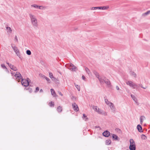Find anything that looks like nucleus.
<instances>
[{
	"instance_id": "nucleus-1",
	"label": "nucleus",
	"mask_w": 150,
	"mask_h": 150,
	"mask_svg": "<svg viewBox=\"0 0 150 150\" xmlns=\"http://www.w3.org/2000/svg\"><path fill=\"white\" fill-rule=\"evenodd\" d=\"M29 16L33 26L35 28H38V24L36 16L31 13L29 14Z\"/></svg>"
},
{
	"instance_id": "nucleus-2",
	"label": "nucleus",
	"mask_w": 150,
	"mask_h": 150,
	"mask_svg": "<svg viewBox=\"0 0 150 150\" xmlns=\"http://www.w3.org/2000/svg\"><path fill=\"white\" fill-rule=\"evenodd\" d=\"M129 141L130 144L129 149L130 150H135L136 148L135 142L132 139H130Z\"/></svg>"
},
{
	"instance_id": "nucleus-3",
	"label": "nucleus",
	"mask_w": 150,
	"mask_h": 150,
	"mask_svg": "<svg viewBox=\"0 0 150 150\" xmlns=\"http://www.w3.org/2000/svg\"><path fill=\"white\" fill-rule=\"evenodd\" d=\"M21 83L23 86H27L29 84V81L30 80V79L28 78H27V79H23L22 78Z\"/></svg>"
},
{
	"instance_id": "nucleus-4",
	"label": "nucleus",
	"mask_w": 150,
	"mask_h": 150,
	"mask_svg": "<svg viewBox=\"0 0 150 150\" xmlns=\"http://www.w3.org/2000/svg\"><path fill=\"white\" fill-rule=\"evenodd\" d=\"M11 74L12 76L14 75V76L16 79L19 80L22 78L21 75L19 72H17L15 74L14 72H12Z\"/></svg>"
},
{
	"instance_id": "nucleus-5",
	"label": "nucleus",
	"mask_w": 150,
	"mask_h": 150,
	"mask_svg": "<svg viewBox=\"0 0 150 150\" xmlns=\"http://www.w3.org/2000/svg\"><path fill=\"white\" fill-rule=\"evenodd\" d=\"M67 67L69 69L72 71H75L77 69L76 66L72 64L68 65Z\"/></svg>"
},
{
	"instance_id": "nucleus-6",
	"label": "nucleus",
	"mask_w": 150,
	"mask_h": 150,
	"mask_svg": "<svg viewBox=\"0 0 150 150\" xmlns=\"http://www.w3.org/2000/svg\"><path fill=\"white\" fill-rule=\"evenodd\" d=\"M127 85H129L130 87L134 89L135 87L137 86V85L134 83H133L132 81H129L126 83Z\"/></svg>"
},
{
	"instance_id": "nucleus-7",
	"label": "nucleus",
	"mask_w": 150,
	"mask_h": 150,
	"mask_svg": "<svg viewBox=\"0 0 150 150\" xmlns=\"http://www.w3.org/2000/svg\"><path fill=\"white\" fill-rule=\"evenodd\" d=\"M11 47L13 49L14 51L16 52V54L18 56H19V52L17 48V47L16 46H13L12 44H11Z\"/></svg>"
},
{
	"instance_id": "nucleus-8",
	"label": "nucleus",
	"mask_w": 150,
	"mask_h": 150,
	"mask_svg": "<svg viewBox=\"0 0 150 150\" xmlns=\"http://www.w3.org/2000/svg\"><path fill=\"white\" fill-rule=\"evenodd\" d=\"M72 107L74 110L76 111H78L79 110V108L77 105L75 103H74L72 104Z\"/></svg>"
},
{
	"instance_id": "nucleus-9",
	"label": "nucleus",
	"mask_w": 150,
	"mask_h": 150,
	"mask_svg": "<svg viewBox=\"0 0 150 150\" xmlns=\"http://www.w3.org/2000/svg\"><path fill=\"white\" fill-rule=\"evenodd\" d=\"M103 135L104 137H107L110 135V133L108 131L106 130L103 133Z\"/></svg>"
},
{
	"instance_id": "nucleus-10",
	"label": "nucleus",
	"mask_w": 150,
	"mask_h": 150,
	"mask_svg": "<svg viewBox=\"0 0 150 150\" xmlns=\"http://www.w3.org/2000/svg\"><path fill=\"white\" fill-rule=\"evenodd\" d=\"M109 106H110V109L113 111H115V108L113 103H111L109 105Z\"/></svg>"
},
{
	"instance_id": "nucleus-11",
	"label": "nucleus",
	"mask_w": 150,
	"mask_h": 150,
	"mask_svg": "<svg viewBox=\"0 0 150 150\" xmlns=\"http://www.w3.org/2000/svg\"><path fill=\"white\" fill-rule=\"evenodd\" d=\"M104 82L108 86H111L110 82L109 80L108 79H105Z\"/></svg>"
},
{
	"instance_id": "nucleus-12",
	"label": "nucleus",
	"mask_w": 150,
	"mask_h": 150,
	"mask_svg": "<svg viewBox=\"0 0 150 150\" xmlns=\"http://www.w3.org/2000/svg\"><path fill=\"white\" fill-rule=\"evenodd\" d=\"M137 129L139 132H143L142 127L140 125H137Z\"/></svg>"
},
{
	"instance_id": "nucleus-13",
	"label": "nucleus",
	"mask_w": 150,
	"mask_h": 150,
	"mask_svg": "<svg viewBox=\"0 0 150 150\" xmlns=\"http://www.w3.org/2000/svg\"><path fill=\"white\" fill-rule=\"evenodd\" d=\"M131 96L132 98L133 99V100L135 102V103L137 104V105H138L139 104V103L137 102V99L136 98L135 96L132 94H131Z\"/></svg>"
},
{
	"instance_id": "nucleus-14",
	"label": "nucleus",
	"mask_w": 150,
	"mask_h": 150,
	"mask_svg": "<svg viewBox=\"0 0 150 150\" xmlns=\"http://www.w3.org/2000/svg\"><path fill=\"white\" fill-rule=\"evenodd\" d=\"M10 67L11 69L14 71H16L17 70V68L12 64L10 65Z\"/></svg>"
},
{
	"instance_id": "nucleus-15",
	"label": "nucleus",
	"mask_w": 150,
	"mask_h": 150,
	"mask_svg": "<svg viewBox=\"0 0 150 150\" xmlns=\"http://www.w3.org/2000/svg\"><path fill=\"white\" fill-rule=\"evenodd\" d=\"M140 123L142 124L143 121L145 119V117L144 116H142L140 117Z\"/></svg>"
},
{
	"instance_id": "nucleus-16",
	"label": "nucleus",
	"mask_w": 150,
	"mask_h": 150,
	"mask_svg": "<svg viewBox=\"0 0 150 150\" xmlns=\"http://www.w3.org/2000/svg\"><path fill=\"white\" fill-rule=\"evenodd\" d=\"M50 91L52 95H53L54 97H56V94L54 90L52 88L50 89Z\"/></svg>"
},
{
	"instance_id": "nucleus-17",
	"label": "nucleus",
	"mask_w": 150,
	"mask_h": 150,
	"mask_svg": "<svg viewBox=\"0 0 150 150\" xmlns=\"http://www.w3.org/2000/svg\"><path fill=\"white\" fill-rule=\"evenodd\" d=\"M105 79H106L105 78H104V79L102 78L101 77L99 78L98 79L100 81V82L101 83H103L104 82V81L105 80Z\"/></svg>"
},
{
	"instance_id": "nucleus-18",
	"label": "nucleus",
	"mask_w": 150,
	"mask_h": 150,
	"mask_svg": "<svg viewBox=\"0 0 150 150\" xmlns=\"http://www.w3.org/2000/svg\"><path fill=\"white\" fill-rule=\"evenodd\" d=\"M111 134L112 135V138L114 139L115 140H117L118 137L117 135L115 134Z\"/></svg>"
},
{
	"instance_id": "nucleus-19",
	"label": "nucleus",
	"mask_w": 150,
	"mask_h": 150,
	"mask_svg": "<svg viewBox=\"0 0 150 150\" xmlns=\"http://www.w3.org/2000/svg\"><path fill=\"white\" fill-rule=\"evenodd\" d=\"M83 119L85 120V121H87L88 120V118L87 116L84 114H83V117H82Z\"/></svg>"
},
{
	"instance_id": "nucleus-20",
	"label": "nucleus",
	"mask_w": 150,
	"mask_h": 150,
	"mask_svg": "<svg viewBox=\"0 0 150 150\" xmlns=\"http://www.w3.org/2000/svg\"><path fill=\"white\" fill-rule=\"evenodd\" d=\"M93 73L98 78V79L100 77L99 74L96 71H94Z\"/></svg>"
},
{
	"instance_id": "nucleus-21",
	"label": "nucleus",
	"mask_w": 150,
	"mask_h": 150,
	"mask_svg": "<svg viewBox=\"0 0 150 150\" xmlns=\"http://www.w3.org/2000/svg\"><path fill=\"white\" fill-rule=\"evenodd\" d=\"M57 111L59 112H61L62 111V108L60 106H59L58 107L57 109Z\"/></svg>"
},
{
	"instance_id": "nucleus-22",
	"label": "nucleus",
	"mask_w": 150,
	"mask_h": 150,
	"mask_svg": "<svg viewBox=\"0 0 150 150\" xmlns=\"http://www.w3.org/2000/svg\"><path fill=\"white\" fill-rule=\"evenodd\" d=\"M47 8V7L45 6H40L39 9L42 10H45Z\"/></svg>"
},
{
	"instance_id": "nucleus-23",
	"label": "nucleus",
	"mask_w": 150,
	"mask_h": 150,
	"mask_svg": "<svg viewBox=\"0 0 150 150\" xmlns=\"http://www.w3.org/2000/svg\"><path fill=\"white\" fill-rule=\"evenodd\" d=\"M85 71H86V73H87V74L89 75L91 74V73L90 72V70H89V69L88 68L86 67L85 68Z\"/></svg>"
},
{
	"instance_id": "nucleus-24",
	"label": "nucleus",
	"mask_w": 150,
	"mask_h": 150,
	"mask_svg": "<svg viewBox=\"0 0 150 150\" xmlns=\"http://www.w3.org/2000/svg\"><path fill=\"white\" fill-rule=\"evenodd\" d=\"M6 30H7V32L11 33L12 32V30L10 27H6Z\"/></svg>"
},
{
	"instance_id": "nucleus-25",
	"label": "nucleus",
	"mask_w": 150,
	"mask_h": 150,
	"mask_svg": "<svg viewBox=\"0 0 150 150\" xmlns=\"http://www.w3.org/2000/svg\"><path fill=\"white\" fill-rule=\"evenodd\" d=\"M111 141L110 139H108L106 141L105 143L106 145H109L111 144Z\"/></svg>"
},
{
	"instance_id": "nucleus-26",
	"label": "nucleus",
	"mask_w": 150,
	"mask_h": 150,
	"mask_svg": "<svg viewBox=\"0 0 150 150\" xmlns=\"http://www.w3.org/2000/svg\"><path fill=\"white\" fill-rule=\"evenodd\" d=\"M31 6V7H34L35 8L38 9H39V7H40L39 6L35 4L32 5Z\"/></svg>"
},
{
	"instance_id": "nucleus-27",
	"label": "nucleus",
	"mask_w": 150,
	"mask_h": 150,
	"mask_svg": "<svg viewBox=\"0 0 150 150\" xmlns=\"http://www.w3.org/2000/svg\"><path fill=\"white\" fill-rule=\"evenodd\" d=\"M130 74L134 77H136V74L134 71H131L130 72Z\"/></svg>"
},
{
	"instance_id": "nucleus-28",
	"label": "nucleus",
	"mask_w": 150,
	"mask_h": 150,
	"mask_svg": "<svg viewBox=\"0 0 150 150\" xmlns=\"http://www.w3.org/2000/svg\"><path fill=\"white\" fill-rule=\"evenodd\" d=\"M105 101L106 104L108 105L110 104V103H111V102H109L108 101V100L107 99H105Z\"/></svg>"
},
{
	"instance_id": "nucleus-29",
	"label": "nucleus",
	"mask_w": 150,
	"mask_h": 150,
	"mask_svg": "<svg viewBox=\"0 0 150 150\" xmlns=\"http://www.w3.org/2000/svg\"><path fill=\"white\" fill-rule=\"evenodd\" d=\"M49 76L50 77V78H51V79H52L53 78L54 79V78L53 76L52 73L51 72H49Z\"/></svg>"
},
{
	"instance_id": "nucleus-30",
	"label": "nucleus",
	"mask_w": 150,
	"mask_h": 150,
	"mask_svg": "<svg viewBox=\"0 0 150 150\" xmlns=\"http://www.w3.org/2000/svg\"><path fill=\"white\" fill-rule=\"evenodd\" d=\"M74 84H75V87L77 88V89H78V91H80V86H79V85H78L75 84V83H74Z\"/></svg>"
},
{
	"instance_id": "nucleus-31",
	"label": "nucleus",
	"mask_w": 150,
	"mask_h": 150,
	"mask_svg": "<svg viewBox=\"0 0 150 150\" xmlns=\"http://www.w3.org/2000/svg\"><path fill=\"white\" fill-rule=\"evenodd\" d=\"M141 138L142 139L144 140H145L147 139L145 135L143 134L142 135Z\"/></svg>"
},
{
	"instance_id": "nucleus-32",
	"label": "nucleus",
	"mask_w": 150,
	"mask_h": 150,
	"mask_svg": "<svg viewBox=\"0 0 150 150\" xmlns=\"http://www.w3.org/2000/svg\"><path fill=\"white\" fill-rule=\"evenodd\" d=\"M109 6H104L103 7H102V10H106L108 9L109 8Z\"/></svg>"
},
{
	"instance_id": "nucleus-33",
	"label": "nucleus",
	"mask_w": 150,
	"mask_h": 150,
	"mask_svg": "<svg viewBox=\"0 0 150 150\" xmlns=\"http://www.w3.org/2000/svg\"><path fill=\"white\" fill-rule=\"evenodd\" d=\"M150 13V10L147 11L145 13L143 14V15L145 16L148 15V14Z\"/></svg>"
},
{
	"instance_id": "nucleus-34",
	"label": "nucleus",
	"mask_w": 150,
	"mask_h": 150,
	"mask_svg": "<svg viewBox=\"0 0 150 150\" xmlns=\"http://www.w3.org/2000/svg\"><path fill=\"white\" fill-rule=\"evenodd\" d=\"M99 109V108H98L96 106H94L93 107V109L94 110L96 111L97 112L98 110Z\"/></svg>"
},
{
	"instance_id": "nucleus-35",
	"label": "nucleus",
	"mask_w": 150,
	"mask_h": 150,
	"mask_svg": "<svg viewBox=\"0 0 150 150\" xmlns=\"http://www.w3.org/2000/svg\"><path fill=\"white\" fill-rule=\"evenodd\" d=\"M101 114H102L105 116H107V113L106 112H105L103 110L102 112L101 113Z\"/></svg>"
},
{
	"instance_id": "nucleus-36",
	"label": "nucleus",
	"mask_w": 150,
	"mask_h": 150,
	"mask_svg": "<svg viewBox=\"0 0 150 150\" xmlns=\"http://www.w3.org/2000/svg\"><path fill=\"white\" fill-rule=\"evenodd\" d=\"M49 105L50 107H53L54 105V102H50L49 103Z\"/></svg>"
},
{
	"instance_id": "nucleus-37",
	"label": "nucleus",
	"mask_w": 150,
	"mask_h": 150,
	"mask_svg": "<svg viewBox=\"0 0 150 150\" xmlns=\"http://www.w3.org/2000/svg\"><path fill=\"white\" fill-rule=\"evenodd\" d=\"M26 52V54L28 55H30L31 54V52L30 50H27Z\"/></svg>"
},
{
	"instance_id": "nucleus-38",
	"label": "nucleus",
	"mask_w": 150,
	"mask_h": 150,
	"mask_svg": "<svg viewBox=\"0 0 150 150\" xmlns=\"http://www.w3.org/2000/svg\"><path fill=\"white\" fill-rule=\"evenodd\" d=\"M45 79L46 80L48 83H50V80L49 78L46 76Z\"/></svg>"
},
{
	"instance_id": "nucleus-39",
	"label": "nucleus",
	"mask_w": 150,
	"mask_h": 150,
	"mask_svg": "<svg viewBox=\"0 0 150 150\" xmlns=\"http://www.w3.org/2000/svg\"><path fill=\"white\" fill-rule=\"evenodd\" d=\"M39 76H40L41 77H42V78H45V77H46V76H45L44 75L42 74H39Z\"/></svg>"
},
{
	"instance_id": "nucleus-40",
	"label": "nucleus",
	"mask_w": 150,
	"mask_h": 150,
	"mask_svg": "<svg viewBox=\"0 0 150 150\" xmlns=\"http://www.w3.org/2000/svg\"><path fill=\"white\" fill-rule=\"evenodd\" d=\"M103 110H101L99 108L98 110V112L99 114H101V113L102 112Z\"/></svg>"
},
{
	"instance_id": "nucleus-41",
	"label": "nucleus",
	"mask_w": 150,
	"mask_h": 150,
	"mask_svg": "<svg viewBox=\"0 0 150 150\" xmlns=\"http://www.w3.org/2000/svg\"><path fill=\"white\" fill-rule=\"evenodd\" d=\"M27 90L30 93H31L32 91V90L31 88H28L27 89Z\"/></svg>"
},
{
	"instance_id": "nucleus-42",
	"label": "nucleus",
	"mask_w": 150,
	"mask_h": 150,
	"mask_svg": "<svg viewBox=\"0 0 150 150\" xmlns=\"http://www.w3.org/2000/svg\"><path fill=\"white\" fill-rule=\"evenodd\" d=\"M1 67L3 68H4L7 69V68L6 67V66H5V65L4 64H1Z\"/></svg>"
},
{
	"instance_id": "nucleus-43",
	"label": "nucleus",
	"mask_w": 150,
	"mask_h": 150,
	"mask_svg": "<svg viewBox=\"0 0 150 150\" xmlns=\"http://www.w3.org/2000/svg\"><path fill=\"white\" fill-rule=\"evenodd\" d=\"M39 90V88L38 87H36V88L35 89V93L37 92Z\"/></svg>"
},
{
	"instance_id": "nucleus-44",
	"label": "nucleus",
	"mask_w": 150,
	"mask_h": 150,
	"mask_svg": "<svg viewBox=\"0 0 150 150\" xmlns=\"http://www.w3.org/2000/svg\"><path fill=\"white\" fill-rule=\"evenodd\" d=\"M15 40H16V42H18V39L16 35L15 37Z\"/></svg>"
},
{
	"instance_id": "nucleus-45",
	"label": "nucleus",
	"mask_w": 150,
	"mask_h": 150,
	"mask_svg": "<svg viewBox=\"0 0 150 150\" xmlns=\"http://www.w3.org/2000/svg\"><path fill=\"white\" fill-rule=\"evenodd\" d=\"M96 9H102V7L99 6V7H96Z\"/></svg>"
},
{
	"instance_id": "nucleus-46",
	"label": "nucleus",
	"mask_w": 150,
	"mask_h": 150,
	"mask_svg": "<svg viewBox=\"0 0 150 150\" xmlns=\"http://www.w3.org/2000/svg\"><path fill=\"white\" fill-rule=\"evenodd\" d=\"M96 9V7H92L91 8V10H94Z\"/></svg>"
},
{
	"instance_id": "nucleus-47",
	"label": "nucleus",
	"mask_w": 150,
	"mask_h": 150,
	"mask_svg": "<svg viewBox=\"0 0 150 150\" xmlns=\"http://www.w3.org/2000/svg\"><path fill=\"white\" fill-rule=\"evenodd\" d=\"M116 89L117 90H119L120 89V88H119V87L117 86H116Z\"/></svg>"
},
{
	"instance_id": "nucleus-48",
	"label": "nucleus",
	"mask_w": 150,
	"mask_h": 150,
	"mask_svg": "<svg viewBox=\"0 0 150 150\" xmlns=\"http://www.w3.org/2000/svg\"><path fill=\"white\" fill-rule=\"evenodd\" d=\"M58 93L60 95H61L62 96H63V94L60 92L59 91Z\"/></svg>"
},
{
	"instance_id": "nucleus-49",
	"label": "nucleus",
	"mask_w": 150,
	"mask_h": 150,
	"mask_svg": "<svg viewBox=\"0 0 150 150\" xmlns=\"http://www.w3.org/2000/svg\"><path fill=\"white\" fill-rule=\"evenodd\" d=\"M82 78L83 80H84L85 79V77L84 76H82Z\"/></svg>"
},
{
	"instance_id": "nucleus-50",
	"label": "nucleus",
	"mask_w": 150,
	"mask_h": 150,
	"mask_svg": "<svg viewBox=\"0 0 150 150\" xmlns=\"http://www.w3.org/2000/svg\"><path fill=\"white\" fill-rule=\"evenodd\" d=\"M43 91V90H42V89H41L40 90V92H42Z\"/></svg>"
},
{
	"instance_id": "nucleus-51",
	"label": "nucleus",
	"mask_w": 150,
	"mask_h": 150,
	"mask_svg": "<svg viewBox=\"0 0 150 150\" xmlns=\"http://www.w3.org/2000/svg\"><path fill=\"white\" fill-rule=\"evenodd\" d=\"M7 64L10 67V65L11 64H10L9 63H8L7 62H6Z\"/></svg>"
},
{
	"instance_id": "nucleus-52",
	"label": "nucleus",
	"mask_w": 150,
	"mask_h": 150,
	"mask_svg": "<svg viewBox=\"0 0 150 150\" xmlns=\"http://www.w3.org/2000/svg\"><path fill=\"white\" fill-rule=\"evenodd\" d=\"M95 127L96 128H100V127L99 126H96Z\"/></svg>"
},
{
	"instance_id": "nucleus-53",
	"label": "nucleus",
	"mask_w": 150,
	"mask_h": 150,
	"mask_svg": "<svg viewBox=\"0 0 150 150\" xmlns=\"http://www.w3.org/2000/svg\"><path fill=\"white\" fill-rule=\"evenodd\" d=\"M74 98V97L73 96H72V98H71V99H73V98Z\"/></svg>"
},
{
	"instance_id": "nucleus-54",
	"label": "nucleus",
	"mask_w": 150,
	"mask_h": 150,
	"mask_svg": "<svg viewBox=\"0 0 150 150\" xmlns=\"http://www.w3.org/2000/svg\"><path fill=\"white\" fill-rule=\"evenodd\" d=\"M140 86H141L142 88H143V86H142V85H140Z\"/></svg>"
},
{
	"instance_id": "nucleus-55",
	"label": "nucleus",
	"mask_w": 150,
	"mask_h": 150,
	"mask_svg": "<svg viewBox=\"0 0 150 150\" xmlns=\"http://www.w3.org/2000/svg\"><path fill=\"white\" fill-rule=\"evenodd\" d=\"M143 88L144 89H145L146 88L144 87H143V88Z\"/></svg>"
}]
</instances>
